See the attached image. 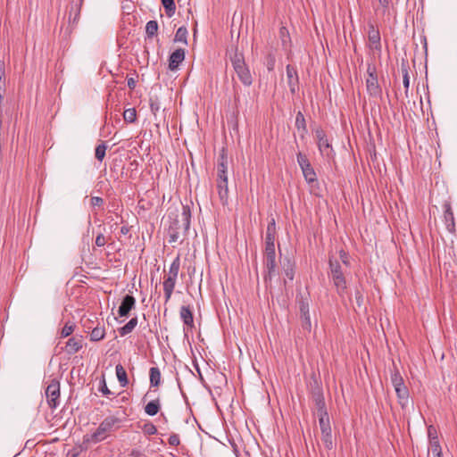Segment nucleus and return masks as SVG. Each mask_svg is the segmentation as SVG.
I'll return each mask as SVG.
<instances>
[{
	"label": "nucleus",
	"instance_id": "obj_11",
	"mask_svg": "<svg viewBox=\"0 0 457 457\" xmlns=\"http://www.w3.org/2000/svg\"><path fill=\"white\" fill-rule=\"evenodd\" d=\"M299 310L303 329L310 331L312 328L311 317L309 312V302L307 299H302L299 303Z\"/></svg>",
	"mask_w": 457,
	"mask_h": 457
},
{
	"label": "nucleus",
	"instance_id": "obj_48",
	"mask_svg": "<svg viewBox=\"0 0 457 457\" xmlns=\"http://www.w3.org/2000/svg\"><path fill=\"white\" fill-rule=\"evenodd\" d=\"M169 444L173 446H177L180 444V439L179 435L177 434H171L169 437Z\"/></svg>",
	"mask_w": 457,
	"mask_h": 457
},
{
	"label": "nucleus",
	"instance_id": "obj_14",
	"mask_svg": "<svg viewBox=\"0 0 457 457\" xmlns=\"http://www.w3.org/2000/svg\"><path fill=\"white\" fill-rule=\"evenodd\" d=\"M312 399L317 408V413L327 411L324 395L320 387L317 386L312 390Z\"/></svg>",
	"mask_w": 457,
	"mask_h": 457
},
{
	"label": "nucleus",
	"instance_id": "obj_60",
	"mask_svg": "<svg viewBox=\"0 0 457 457\" xmlns=\"http://www.w3.org/2000/svg\"><path fill=\"white\" fill-rule=\"evenodd\" d=\"M78 2L79 3V4H81L83 0H78Z\"/></svg>",
	"mask_w": 457,
	"mask_h": 457
},
{
	"label": "nucleus",
	"instance_id": "obj_40",
	"mask_svg": "<svg viewBox=\"0 0 457 457\" xmlns=\"http://www.w3.org/2000/svg\"><path fill=\"white\" fill-rule=\"evenodd\" d=\"M228 171V157L224 153V150L220 154L218 158V163H217V171Z\"/></svg>",
	"mask_w": 457,
	"mask_h": 457
},
{
	"label": "nucleus",
	"instance_id": "obj_43",
	"mask_svg": "<svg viewBox=\"0 0 457 457\" xmlns=\"http://www.w3.org/2000/svg\"><path fill=\"white\" fill-rule=\"evenodd\" d=\"M74 328H75L74 324L67 322L62 328L61 337H69L74 331Z\"/></svg>",
	"mask_w": 457,
	"mask_h": 457
},
{
	"label": "nucleus",
	"instance_id": "obj_13",
	"mask_svg": "<svg viewBox=\"0 0 457 457\" xmlns=\"http://www.w3.org/2000/svg\"><path fill=\"white\" fill-rule=\"evenodd\" d=\"M136 299L133 295H126L118 310V314L120 317H127L129 312L135 307Z\"/></svg>",
	"mask_w": 457,
	"mask_h": 457
},
{
	"label": "nucleus",
	"instance_id": "obj_22",
	"mask_svg": "<svg viewBox=\"0 0 457 457\" xmlns=\"http://www.w3.org/2000/svg\"><path fill=\"white\" fill-rule=\"evenodd\" d=\"M217 189L222 204H226L228 197V181H217Z\"/></svg>",
	"mask_w": 457,
	"mask_h": 457
},
{
	"label": "nucleus",
	"instance_id": "obj_7",
	"mask_svg": "<svg viewBox=\"0 0 457 457\" xmlns=\"http://www.w3.org/2000/svg\"><path fill=\"white\" fill-rule=\"evenodd\" d=\"M47 403L51 409H55L59 405L60 383L53 379L46 389Z\"/></svg>",
	"mask_w": 457,
	"mask_h": 457
},
{
	"label": "nucleus",
	"instance_id": "obj_32",
	"mask_svg": "<svg viewBox=\"0 0 457 457\" xmlns=\"http://www.w3.org/2000/svg\"><path fill=\"white\" fill-rule=\"evenodd\" d=\"M264 64L269 71H273L276 64V56L274 50L270 49L266 56Z\"/></svg>",
	"mask_w": 457,
	"mask_h": 457
},
{
	"label": "nucleus",
	"instance_id": "obj_18",
	"mask_svg": "<svg viewBox=\"0 0 457 457\" xmlns=\"http://www.w3.org/2000/svg\"><path fill=\"white\" fill-rule=\"evenodd\" d=\"M82 348V338L81 337H72L68 339L65 345V351L69 354H74Z\"/></svg>",
	"mask_w": 457,
	"mask_h": 457
},
{
	"label": "nucleus",
	"instance_id": "obj_5",
	"mask_svg": "<svg viewBox=\"0 0 457 457\" xmlns=\"http://www.w3.org/2000/svg\"><path fill=\"white\" fill-rule=\"evenodd\" d=\"M367 92L372 97H380L382 95V89L378 84L376 67L374 65L369 64L367 68Z\"/></svg>",
	"mask_w": 457,
	"mask_h": 457
},
{
	"label": "nucleus",
	"instance_id": "obj_37",
	"mask_svg": "<svg viewBox=\"0 0 457 457\" xmlns=\"http://www.w3.org/2000/svg\"><path fill=\"white\" fill-rule=\"evenodd\" d=\"M428 452H431L433 456L443 454L438 437H433V440L429 441Z\"/></svg>",
	"mask_w": 457,
	"mask_h": 457
},
{
	"label": "nucleus",
	"instance_id": "obj_56",
	"mask_svg": "<svg viewBox=\"0 0 457 457\" xmlns=\"http://www.w3.org/2000/svg\"><path fill=\"white\" fill-rule=\"evenodd\" d=\"M129 232V228L128 226H122L120 228V234L127 235Z\"/></svg>",
	"mask_w": 457,
	"mask_h": 457
},
{
	"label": "nucleus",
	"instance_id": "obj_24",
	"mask_svg": "<svg viewBox=\"0 0 457 457\" xmlns=\"http://www.w3.org/2000/svg\"><path fill=\"white\" fill-rule=\"evenodd\" d=\"M295 127L297 130L300 132L301 137H303L307 133V126L304 115L300 111L297 112L295 117Z\"/></svg>",
	"mask_w": 457,
	"mask_h": 457
},
{
	"label": "nucleus",
	"instance_id": "obj_58",
	"mask_svg": "<svg viewBox=\"0 0 457 457\" xmlns=\"http://www.w3.org/2000/svg\"><path fill=\"white\" fill-rule=\"evenodd\" d=\"M151 110L154 112V111H156L158 110V107L157 106H154V104H151Z\"/></svg>",
	"mask_w": 457,
	"mask_h": 457
},
{
	"label": "nucleus",
	"instance_id": "obj_47",
	"mask_svg": "<svg viewBox=\"0 0 457 457\" xmlns=\"http://www.w3.org/2000/svg\"><path fill=\"white\" fill-rule=\"evenodd\" d=\"M95 244L96 246L98 247H102L104 246L105 244H106V238L104 236V234L102 233H99L96 237V241H95Z\"/></svg>",
	"mask_w": 457,
	"mask_h": 457
},
{
	"label": "nucleus",
	"instance_id": "obj_55",
	"mask_svg": "<svg viewBox=\"0 0 457 457\" xmlns=\"http://www.w3.org/2000/svg\"><path fill=\"white\" fill-rule=\"evenodd\" d=\"M131 457H141V453L138 450H132L130 453Z\"/></svg>",
	"mask_w": 457,
	"mask_h": 457
},
{
	"label": "nucleus",
	"instance_id": "obj_49",
	"mask_svg": "<svg viewBox=\"0 0 457 457\" xmlns=\"http://www.w3.org/2000/svg\"><path fill=\"white\" fill-rule=\"evenodd\" d=\"M99 391L102 392L103 395H109L112 394V392L109 390L104 379H103L100 383Z\"/></svg>",
	"mask_w": 457,
	"mask_h": 457
},
{
	"label": "nucleus",
	"instance_id": "obj_42",
	"mask_svg": "<svg viewBox=\"0 0 457 457\" xmlns=\"http://www.w3.org/2000/svg\"><path fill=\"white\" fill-rule=\"evenodd\" d=\"M106 149L107 146L104 143H102L96 147L95 156L98 161H103L105 156Z\"/></svg>",
	"mask_w": 457,
	"mask_h": 457
},
{
	"label": "nucleus",
	"instance_id": "obj_23",
	"mask_svg": "<svg viewBox=\"0 0 457 457\" xmlns=\"http://www.w3.org/2000/svg\"><path fill=\"white\" fill-rule=\"evenodd\" d=\"M279 38L281 40L282 47L285 51H289L291 47V38L288 29L286 27L279 29Z\"/></svg>",
	"mask_w": 457,
	"mask_h": 457
},
{
	"label": "nucleus",
	"instance_id": "obj_50",
	"mask_svg": "<svg viewBox=\"0 0 457 457\" xmlns=\"http://www.w3.org/2000/svg\"><path fill=\"white\" fill-rule=\"evenodd\" d=\"M428 436L429 441L433 440V437H438L436 429L434 426H432V425L428 426Z\"/></svg>",
	"mask_w": 457,
	"mask_h": 457
},
{
	"label": "nucleus",
	"instance_id": "obj_10",
	"mask_svg": "<svg viewBox=\"0 0 457 457\" xmlns=\"http://www.w3.org/2000/svg\"><path fill=\"white\" fill-rule=\"evenodd\" d=\"M368 39L370 42V47L371 49L380 51L381 50V37L379 30L374 24H369Z\"/></svg>",
	"mask_w": 457,
	"mask_h": 457
},
{
	"label": "nucleus",
	"instance_id": "obj_28",
	"mask_svg": "<svg viewBox=\"0 0 457 457\" xmlns=\"http://www.w3.org/2000/svg\"><path fill=\"white\" fill-rule=\"evenodd\" d=\"M160 408H161L160 400L155 399V400L149 402L145 406V411L149 416H154L159 412Z\"/></svg>",
	"mask_w": 457,
	"mask_h": 457
},
{
	"label": "nucleus",
	"instance_id": "obj_45",
	"mask_svg": "<svg viewBox=\"0 0 457 457\" xmlns=\"http://www.w3.org/2000/svg\"><path fill=\"white\" fill-rule=\"evenodd\" d=\"M297 162L302 169L303 167H306L311 164L310 161L308 160L307 156L303 154L302 153H298L296 155Z\"/></svg>",
	"mask_w": 457,
	"mask_h": 457
},
{
	"label": "nucleus",
	"instance_id": "obj_59",
	"mask_svg": "<svg viewBox=\"0 0 457 457\" xmlns=\"http://www.w3.org/2000/svg\"><path fill=\"white\" fill-rule=\"evenodd\" d=\"M433 457H443V454L434 455Z\"/></svg>",
	"mask_w": 457,
	"mask_h": 457
},
{
	"label": "nucleus",
	"instance_id": "obj_26",
	"mask_svg": "<svg viewBox=\"0 0 457 457\" xmlns=\"http://www.w3.org/2000/svg\"><path fill=\"white\" fill-rule=\"evenodd\" d=\"M303 175L308 184H312L317 180V176L314 169L312 164L303 167L302 169Z\"/></svg>",
	"mask_w": 457,
	"mask_h": 457
},
{
	"label": "nucleus",
	"instance_id": "obj_44",
	"mask_svg": "<svg viewBox=\"0 0 457 457\" xmlns=\"http://www.w3.org/2000/svg\"><path fill=\"white\" fill-rule=\"evenodd\" d=\"M143 431L146 435L153 436L157 433V428L152 422H147L144 425Z\"/></svg>",
	"mask_w": 457,
	"mask_h": 457
},
{
	"label": "nucleus",
	"instance_id": "obj_8",
	"mask_svg": "<svg viewBox=\"0 0 457 457\" xmlns=\"http://www.w3.org/2000/svg\"><path fill=\"white\" fill-rule=\"evenodd\" d=\"M264 265L267 270L264 280L270 281L276 274V251L264 252Z\"/></svg>",
	"mask_w": 457,
	"mask_h": 457
},
{
	"label": "nucleus",
	"instance_id": "obj_4",
	"mask_svg": "<svg viewBox=\"0 0 457 457\" xmlns=\"http://www.w3.org/2000/svg\"><path fill=\"white\" fill-rule=\"evenodd\" d=\"M330 272L328 274L337 293L343 295L346 289V280L342 270V266L337 259H329Z\"/></svg>",
	"mask_w": 457,
	"mask_h": 457
},
{
	"label": "nucleus",
	"instance_id": "obj_29",
	"mask_svg": "<svg viewBox=\"0 0 457 457\" xmlns=\"http://www.w3.org/2000/svg\"><path fill=\"white\" fill-rule=\"evenodd\" d=\"M282 269H283L285 276L289 280L292 281L294 279V276H295V263L293 262H291L289 259H286L282 265Z\"/></svg>",
	"mask_w": 457,
	"mask_h": 457
},
{
	"label": "nucleus",
	"instance_id": "obj_36",
	"mask_svg": "<svg viewBox=\"0 0 457 457\" xmlns=\"http://www.w3.org/2000/svg\"><path fill=\"white\" fill-rule=\"evenodd\" d=\"M402 72H403V84L405 88V96L408 97V91H409V86H410V77L408 72V66L404 63H402L401 66Z\"/></svg>",
	"mask_w": 457,
	"mask_h": 457
},
{
	"label": "nucleus",
	"instance_id": "obj_1",
	"mask_svg": "<svg viewBox=\"0 0 457 457\" xmlns=\"http://www.w3.org/2000/svg\"><path fill=\"white\" fill-rule=\"evenodd\" d=\"M191 211L188 205H183L180 220H176L168 229L169 243H175L180 237V229L186 234L190 228Z\"/></svg>",
	"mask_w": 457,
	"mask_h": 457
},
{
	"label": "nucleus",
	"instance_id": "obj_17",
	"mask_svg": "<svg viewBox=\"0 0 457 457\" xmlns=\"http://www.w3.org/2000/svg\"><path fill=\"white\" fill-rule=\"evenodd\" d=\"M179 315L185 326H187L188 328H194V316L190 306H181Z\"/></svg>",
	"mask_w": 457,
	"mask_h": 457
},
{
	"label": "nucleus",
	"instance_id": "obj_16",
	"mask_svg": "<svg viewBox=\"0 0 457 457\" xmlns=\"http://www.w3.org/2000/svg\"><path fill=\"white\" fill-rule=\"evenodd\" d=\"M444 208H445L444 218H445V222L446 228H447L448 231L453 232L455 224H454L453 212L450 203L445 202L444 204Z\"/></svg>",
	"mask_w": 457,
	"mask_h": 457
},
{
	"label": "nucleus",
	"instance_id": "obj_35",
	"mask_svg": "<svg viewBox=\"0 0 457 457\" xmlns=\"http://www.w3.org/2000/svg\"><path fill=\"white\" fill-rule=\"evenodd\" d=\"M162 4L165 9L168 17H172L176 12V4L174 0H162Z\"/></svg>",
	"mask_w": 457,
	"mask_h": 457
},
{
	"label": "nucleus",
	"instance_id": "obj_41",
	"mask_svg": "<svg viewBox=\"0 0 457 457\" xmlns=\"http://www.w3.org/2000/svg\"><path fill=\"white\" fill-rule=\"evenodd\" d=\"M123 119L126 122L133 123L137 120V112L135 108H129L124 111Z\"/></svg>",
	"mask_w": 457,
	"mask_h": 457
},
{
	"label": "nucleus",
	"instance_id": "obj_25",
	"mask_svg": "<svg viewBox=\"0 0 457 457\" xmlns=\"http://www.w3.org/2000/svg\"><path fill=\"white\" fill-rule=\"evenodd\" d=\"M150 386L157 387L161 384V371L158 367H152L149 370Z\"/></svg>",
	"mask_w": 457,
	"mask_h": 457
},
{
	"label": "nucleus",
	"instance_id": "obj_51",
	"mask_svg": "<svg viewBox=\"0 0 457 457\" xmlns=\"http://www.w3.org/2000/svg\"><path fill=\"white\" fill-rule=\"evenodd\" d=\"M104 204V199L99 196H93L91 198V205L96 206H101Z\"/></svg>",
	"mask_w": 457,
	"mask_h": 457
},
{
	"label": "nucleus",
	"instance_id": "obj_20",
	"mask_svg": "<svg viewBox=\"0 0 457 457\" xmlns=\"http://www.w3.org/2000/svg\"><path fill=\"white\" fill-rule=\"evenodd\" d=\"M398 403L402 408H406L409 403V390L406 386L395 388Z\"/></svg>",
	"mask_w": 457,
	"mask_h": 457
},
{
	"label": "nucleus",
	"instance_id": "obj_38",
	"mask_svg": "<svg viewBox=\"0 0 457 457\" xmlns=\"http://www.w3.org/2000/svg\"><path fill=\"white\" fill-rule=\"evenodd\" d=\"M187 29L186 27H179L176 32L174 40L176 42H181L183 44H187Z\"/></svg>",
	"mask_w": 457,
	"mask_h": 457
},
{
	"label": "nucleus",
	"instance_id": "obj_54",
	"mask_svg": "<svg viewBox=\"0 0 457 457\" xmlns=\"http://www.w3.org/2000/svg\"><path fill=\"white\" fill-rule=\"evenodd\" d=\"M340 257L345 265H348L347 255L345 251H340Z\"/></svg>",
	"mask_w": 457,
	"mask_h": 457
},
{
	"label": "nucleus",
	"instance_id": "obj_19",
	"mask_svg": "<svg viewBox=\"0 0 457 457\" xmlns=\"http://www.w3.org/2000/svg\"><path fill=\"white\" fill-rule=\"evenodd\" d=\"M319 151L320 152L321 155L331 159L334 157V150L332 148V145L330 144V141L328 137L321 139L317 142Z\"/></svg>",
	"mask_w": 457,
	"mask_h": 457
},
{
	"label": "nucleus",
	"instance_id": "obj_46",
	"mask_svg": "<svg viewBox=\"0 0 457 457\" xmlns=\"http://www.w3.org/2000/svg\"><path fill=\"white\" fill-rule=\"evenodd\" d=\"M314 135H315L317 142L328 137L324 129L320 127L314 130Z\"/></svg>",
	"mask_w": 457,
	"mask_h": 457
},
{
	"label": "nucleus",
	"instance_id": "obj_15",
	"mask_svg": "<svg viewBox=\"0 0 457 457\" xmlns=\"http://www.w3.org/2000/svg\"><path fill=\"white\" fill-rule=\"evenodd\" d=\"M185 59V51L182 48H179L175 50L169 58V68L171 71H175L178 69L179 65Z\"/></svg>",
	"mask_w": 457,
	"mask_h": 457
},
{
	"label": "nucleus",
	"instance_id": "obj_33",
	"mask_svg": "<svg viewBox=\"0 0 457 457\" xmlns=\"http://www.w3.org/2000/svg\"><path fill=\"white\" fill-rule=\"evenodd\" d=\"M391 383L394 388L404 386V381L398 370H395L391 373Z\"/></svg>",
	"mask_w": 457,
	"mask_h": 457
},
{
	"label": "nucleus",
	"instance_id": "obj_3",
	"mask_svg": "<svg viewBox=\"0 0 457 457\" xmlns=\"http://www.w3.org/2000/svg\"><path fill=\"white\" fill-rule=\"evenodd\" d=\"M233 69L238 79L246 87L253 83V77L248 66L245 64L244 55L239 53H235L231 58Z\"/></svg>",
	"mask_w": 457,
	"mask_h": 457
},
{
	"label": "nucleus",
	"instance_id": "obj_30",
	"mask_svg": "<svg viewBox=\"0 0 457 457\" xmlns=\"http://www.w3.org/2000/svg\"><path fill=\"white\" fill-rule=\"evenodd\" d=\"M137 325V318H132L127 324L119 329L120 336H126L131 333Z\"/></svg>",
	"mask_w": 457,
	"mask_h": 457
},
{
	"label": "nucleus",
	"instance_id": "obj_57",
	"mask_svg": "<svg viewBox=\"0 0 457 457\" xmlns=\"http://www.w3.org/2000/svg\"><path fill=\"white\" fill-rule=\"evenodd\" d=\"M378 2L382 6L386 7V8L388 6V4H389L388 0H378Z\"/></svg>",
	"mask_w": 457,
	"mask_h": 457
},
{
	"label": "nucleus",
	"instance_id": "obj_34",
	"mask_svg": "<svg viewBox=\"0 0 457 457\" xmlns=\"http://www.w3.org/2000/svg\"><path fill=\"white\" fill-rule=\"evenodd\" d=\"M105 336V329L104 327H96L92 329L90 333V340L91 341H100Z\"/></svg>",
	"mask_w": 457,
	"mask_h": 457
},
{
	"label": "nucleus",
	"instance_id": "obj_27",
	"mask_svg": "<svg viewBox=\"0 0 457 457\" xmlns=\"http://www.w3.org/2000/svg\"><path fill=\"white\" fill-rule=\"evenodd\" d=\"M115 371L120 386L123 387L126 386L129 384V379L124 367L121 364H118L115 367Z\"/></svg>",
	"mask_w": 457,
	"mask_h": 457
},
{
	"label": "nucleus",
	"instance_id": "obj_2",
	"mask_svg": "<svg viewBox=\"0 0 457 457\" xmlns=\"http://www.w3.org/2000/svg\"><path fill=\"white\" fill-rule=\"evenodd\" d=\"M121 420L115 416L106 417L98 426L96 430L90 436L91 441L98 443L105 439L106 434L120 428Z\"/></svg>",
	"mask_w": 457,
	"mask_h": 457
},
{
	"label": "nucleus",
	"instance_id": "obj_31",
	"mask_svg": "<svg viewBox=\"0 0 457 457\" xmlns=\"http://www.w3.org/2000/svg\"><path fill=\"white\" fill-rule=\"evenodd\" d=\"M179 269H180V259H179V256H177L172 261V262L170 266L167 277L177 278L178 275H179Z\"/></svg>",
	"mask_w": 457,
	"mask_h": 457
},
{
	"label": "nucleus",
	"instance_id": "obj_53",
	"mask_svg": "<svg viewBox=\"0 0 457 457\" xmlns=\"http://www.w3.org/2000/svg\"><path fill=\"white\" fill-rule=\"evenodd\" d=\"M127 84L129 89H134L136 87L137 81L134 78H129Z\"/></svg>",
	"mask_w": 457,
	"mask_h": 457
},
{
	"label": "nucleus",
	"instance_id": "obj_9",
	"mask_svg": "<svg viewBox=\"0 0 457 457\" xmlns=\"http://www.w3.org/2000/svg\"><path fill=\"white\" fill-rule=\"evenodd\" d=\"M276 222L275 219H271L267 226L266 235H265V248L264 252L275 251V239H276Z\"/></svg>",
	"mask_w": 457,
	"mask_h": 457
},
{
	"label": "nucleus",
	"instance_id": "obj_6",
	"mask_svg": "<svg viewBox=\"0 0 457 457\" xmlns=\"http://www.w3.org/2000/svg\"><path fill=\"white\" fill-rule=\"evenodd\" d=\"M322 438L328 448L332 447L331 427L328 411L317 413Z\"/></svg>",
	"mask_w": 457,
	"mask_h": 457
},
{
	"label": "nucleus",
	"instance_id": "obj_39",
	"mask_svg": "<svg viewBox=\"0 0 457 457\" xmlns=\"http://www.w3.org/2000/svg\"><path fill=\"white\" fill-rule=\"evenodd\" d=\"M158 31V23L156 21H149L145 25V33L147 37H153Z\"/></svg>",
	"mask_w": 457,
	"mask_h": 457
},
{
	"label": "nucleus",
	"instance_id": "obj_12",
	"mask_svg": "<svg viewBox=\"0 0 457 457\" xmlns=\"http://www.w3.org/2000/svg\"><path fill=\"white\" fill-rule=\"evenodd\" d=\"M287 84L292 94H295L298 89L299 78L295 67L287 64L286 67Z\"/></svg>",
	"mask_w": 457,
	"mask_h": 457
},
{
	"label": "nucleus",
	"instance_id": "obj_21",
	"mask_svg": "<svg viewBox=\"0 0 457 457\" xmlns=\"http://www.w3.org/2000/svg\"><path fill=\"white\" fill-rule=\"evenodd\" d=\"M177 278L167 277L163 281L165 303L169 302L175 288Z\"/></svg>",
	"mask_w": 457,
	"mask_h": 457
},
{
	"label": "nucleus",
	"instance_id": "obj_52",
	"mask_svg": "<svg viewBox=\"0 0 457 457\" xmlns=\"http://www.w3.org/2000/svg\"><path fill=\"white\" fill-rule=\"evenodd\" d=\"M228 171H217V181H228Z\"/></svg>",
	"mask_w": 457,
	"mask_h": 457
}]
</instances>
